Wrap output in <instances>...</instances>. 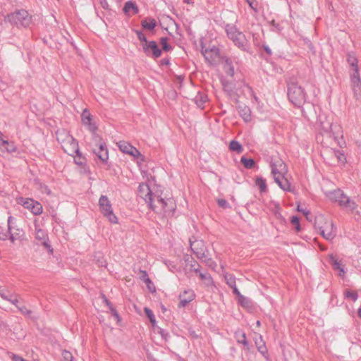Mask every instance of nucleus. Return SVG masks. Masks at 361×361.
Here are the masks:
<instances>
[{"label": "nucleus", "mask_w": 361, "mask_h": 361, "mask_svg": "<svg viewBox=\"0 0 361 361\" xmlns=\"http://www.w3.org/2000/svg\"><path fill=\"white\" fill-rule=\"evenodd\" d=\"M350 79L354 87H359V84L360 83V78L358 68H352Z\"/></svg>", "instance_id": "cd10ccee"}, {"label": "nucleus", "mask_w": 361, "mask_h": 361, "mask_svg": "<svg viewBox=\"0 0 361 361\" xmlns=\"http://www.w3.org/2000/svg\"><path fill=\"white\" fill-rule=\"evenodd\" d=\"M90 132L92 133V152L103 163H106L109 159L106 143L97 133V130Z\"/></svg>", "instance_id": "f03ea898"}, {"label": "nucleus", "mask_w": 361, "mask_h": 361, "mask_svg": "<svg viewBox=\"0 0 361 361\" xmlns=\"http://www.w3.org/2000/svg\"><path fill=\"white\" fill-rule=\"evenodd\" d=\"M192 100L201 109H204L205 104L209 102L208 96L205 94V92H197L196 95Z\"/></svg>", "instance_id": "6ab92c4d"}, {"label": "nucleus", "mask_w": 361, "mask_h": 361, "mask_svg": "<svg viewBox=\"0 0 361 361\" xmlns=\"http://www.w3.org/2000/svg\"><path fill=\"white\" fill-rule=\"evenodd\" d=\"M64 360L67 361H73V356L69 351L64 350L62 353Z\"/></svg>", "instance_id": "4d7b16f0"}, {"label": "nucleus", "mask_w": 361, "mask_h": 361, "mask_svg": "<svg viewBox=\"0 0 361 361\" xmlns=\"http://www.w3.org/2000/svg\"><path fill=\"white\" fill-rule=\"evenodd\" d=\"M142 48L147 56L155 59L159 58L162 53L161 49H159L157 43L154 40H147L144 44H142Z\"/></svg>", "instance_id": "1a4fd4ad"}, {"label": "nucleus", "mask_w": 361, "mask_h": 361, "mask_svg": "<svg viewBox=\"0 0 361 361\" xmlns=\"http://www.w3.org/2000/svg\"><path fill=\"white\" fill-rule=\"evenodd\" d=\"M248 4L249 6L254 10L255 11H257V6L258 3L255 0H245Z\"/></svg>", "instance_id": "603ef678"}, {"label": "nucleus", "mask_w": 361, "mask_h": 361, "mask_svg": "<svg viewBox=\"0 0 361 361\" xmlns=\"http://www.w3.org/2000/svg\"><path fill=\"white\" fill-rule=\"evenodd\" d=\"M234 337L238 343L242 344L245 350H250V344L247 340L246 334L242 329H237L234 332Z\"/></svg>", "instance_id": "aec40b11"}, {"label": "nucleus", "mask_w": 361, "mask_h": 361, "mask_svg": "<svg viewBox=\"0 0 361 361\" xmlns=\"http://www.w3.org/2000/svg\"><path fill=\"white\" fill-rule=\"evenodd\" d=\"M334 156L337 158L338 161L344 164L346 161V157L343 153H342L340 150H334Z\"/></svg>", "instance_id": "c03bdc74"}, {"label": "nucleus", "mask_w": 361, "mask_h": 361, "mask_svg": "<svg viewBox=\"0 0 361 361\" xmlns=\"http://www.w3.org/2000/svg\"><path fill=\"white\" fill-rule=\"evenodd\" d=\"M109 310L111 311V314L115 317V319H116L118 321H119L120 316H119L118 312L116 310V309L113 306H111Z\"/></svg>", "instance_id": "bf43d9fd"}, {"label": "nucleus", "mask_w": 361, "mask_h": 361, "mask_svg": "<svg viewBox=\"0 0 361 361\" xmlns=\"http://www.w3.org/2000/svg\"><path fill=\"white\" fill-rule=\"evenodd\" d=\"M325 195L331 202H337L345 209L353 212L357 208L356 203L351 200L341 189L325 192Z\"/></svg>", "instance_id": "f257e3e1"}, {"label": "nucleus", "mask_w": 361, "mask_h": 361, "mask_svg": "<svg viewBox=\"0 0 361 361\" xmlns=\"http://www.w3.org/2000/svg\"><path fill=\"white\" fill-rule=\"evenodd\" d=\"M224 60V63L223 66V69L225 73L230 77H233L235 74L234 67L231 59L225 56L223 57Z\"/></svg>", "instance_id": "393cba45"}, {"label": "nucleus", "mask_w": 361, "mask_h": 361, "mask_svg": "<svg viewBox=\"0 0 361 361\" xmlns=\"http://www.w3.org/2000/svg\"><path fill=\"white\" fill-rule=\"evenodd\" d=\"M235 46L243 51L250 53V46L245 35L242 32L237 34V37L233 40Z\"/></svg>", "instance_id": "2eb2a0df"}, {"label": "nucleus", "mask_w": 361, "mask_h": 361, "mask_svg": "<svg viewBox=\"0 0 361 361\" xmlns=\"http://www.w3.org/2000/svg\"><path fill=\"white\" fill-rule=\"evenodd\" d=\"M133 32L136 34L138 39L140 41L141 45L144 44V43H145L147 41V37L142 32V31L138 30H133Z\"/></svg>", "instance_id": "a18cd8bd"}, {"label": "nucleus", "mask_w": 361, "mask_h": 361, "mask_svg": "<svg viewBox=\"0 0 361 361\" xmlns=\"http://www.w3.org/2000/svg\"><path fill=\"white\" fill-rule=\"evenodd\" d=\"M329 263L331 264L332 268L336 271H338L341 268L343 267L341 264V263L336 259V256L334 255L333 254L329 255Z\"/></svg>", "instance_id": "473e14b6"}, {"label": "nucleus", "mask_w": 361, "mask_h": 361, "mask_svg": "<svg viewBox=\"0 0 361 361\" xmlns=\"http://www.w3.org/2000/svg\"><path fill=\"white\" fill-rule=\"evenodd\" d=\"M345 269L344 268V267H343L342 268H341L339 270H338V276L343 278L345 274Z\"/></svg>", "instance_id": "338daca9"}, {"label": "nucleus", "mask_w": 361, "mask_h": 361, "mask_svg": "<svg viewBox=\"0 0 361 361\" xmlns=\"http://www.w3.org/2000/svg\"><path fill=\"white\" fill-rule=\"evenodd\" d=\"M103 300H104V302H105V304L110 309V307L112 306L111 303L108 300V299L104 295H103Z\"/></svg>", "instance_id": "774afa93"}, {"label": "nucleus", "mask_w": 361, "mask_h": 361, "mask_svg": "<svg viewBox=\"0 0 361 361\" xmlns=\"http://www.w3.org/2000/svg\"><path fill=\"white\" fill-rule=\"evenodd\" d=\"M255 184L259 188L260 192H265L267 191L266 180L262 177H257L255 180Z\"/></svg>", "instance_id": "2f4dec72"}, {"label": "nucleus", "mask_w": 361, "mask_h": 361, "mask_svg": "<svg viewBox=\"0 0 361 361\" xmlns=\"http://www.w3.org/2000/svg\"><path fill=\"white\" fill-rule=\"evenodd\" d=\"M0 147L4 148L8 153L15 152L17 150V147L13 142H8L0 138Z\"/></svg>", "instance_id": "bb28decb"}, {"label": "nucleus", "mask_w": 361, "mask_h": 361, "mask_svg": "<svg viewBox=\"0 0 361 361\" xmlns=\"http://www.w3.org/2000/svg\"><path fill=\"white\" fill-rule=\"evenodd\" d=\"M217 202H218V205L220 207H222V208H228V207H229L228 202L226 200H224V199H219V200H218Z\"/></svg>", "instance_id": "6e6d98bb"}, {"label": "nucleus", "mask_w": 361, "mask_h": 361, "mask_svg": "<svg viewBox=\"0 0 361 361\" xmlns=\"http://www.w3.org/2000/svg\"><path fill=\"white\" fill-rule=\"evenodd\" d=\"M183 260L185 263V266L187 267H189L190 269H191L195 266L200 267V265L198 264V262L192 256L189 255H185L183 257Z\"/></svg>", "instance_id": "c85d7f7f"}, {"label": "nucleus", "mask_w": 361, "mask_h": 361, "mask_svg": "<svg viewBox=\"0 0 361 361\" xmlns=\"http://www.w3.org/2000/svg\"><path fill=\"white\" fill-rule=\"evenodd\" d=\"M157 330H158V333L161 336V337L164 340L166 341L169 338V334L167 331H166L160 327H157Z\"/></svg>", "instance_id": "3c124183"}, {"label": "nucleus", "mask_w": 361, "mask_h": 361, "mask_svg": "<svg viewBox=\"0 0 361 361\" xmlns=\"http://www.w3.org/2000/svg\"><path fill=\"white\" fill-rule=\"evenodd\" d=\"M140 279L143 281L146 285L152 284L151 279L149 278L148 274L145 270H140Z\"/></svg>", "instance_id": "49530a36"}, {"label": "nucleus", "mask_w": 361, "mask_h": 361, "mask_svg": "<svg viewBox=\"0 0 361 361\" xmlns=\"http://www.w3.org/2000/svg\"><path fill=\"white\" fill-rule=\"evenodd\" d=\"M8 238V232L4 231V229L0 226V240H6Z\"/></svg>", "instance_id": "13d9d810"}, {"label": "nucleus", "mask_w": 361, "mask_h": 361, "mask_svg": "<svg viewBox=\"0 0 361 361\" xmlns=\"http://www.w3.org/2000/svg\"><path fill=\"white\" fill-rule=\"evenodd\" d=\"M200 261L205 263L212 269L214 270L217 267L216 263L209 257V254L206 255V257L201 259Z\"/></svg>", "instance_id": "c9c22d12"}, {"label": "nucleus", "mask_w": 361, "mask_h": 361, "mask_svg": "<svg viewBox=\"0 0 361 361\" xmlns=\"http://www.w3.org/2000/svg\"><path fill=\"white\" fill-rule=\"evenodd\" d=\"M225 279L228 286L231 288H233L236 286L235 278L233 275L225 276Z\"/></svg>", "instance_id": "79ce46f5"}, {"label": "nucleus", "mask_w": 361, "mask_h": 361, "mask_svg": "<svg viewBox=\"0 0 361 361\" xmlns=\"http://www.w3.org/2000/svg\"><path fill=\"white\" fill-rule=\"evenodd\" d=\"M289 101L296 107H302L307 102V97L305 92H287Z\"/></svg>", "instance_id": "9b49d317"}, {"label": "nucleus", "mask_w": 361, "mask_h": 361, "mask_svg": "<svg viewBox=\"0 0 361 361\" xmlns=\"http://www.w3.org/2000/svg\"><path fill=\"white\" fill-rule=\"evenodd\" d=\"M141 25L145 30H153L157 26V21L154 18H147L142 20Z\"/></svg>", "instance_id": "a878e982"}, {"label": "nucleus", "mask_w": 361, "mask_h": 361, "mask_svg": "<svg viewBox=\"0 0 361 361\" xmlns=\"http://www.w3.org/2000/svg\"><path fill=\"white\" fill-rule=\"evenodd\" d=\"M240 161L243 164L245 168L247 169H252L255 165L254 159L251 158H246L245 157H242L240 159Z\"/></svg>", "instance_id": "72a5a7b5"}, {"label": "nucleus", "mask_w": 361, "mask_h": 361, "mask_svg": "<svg viewBox=\"0 0 361 361\" xmlns=\"http://www.w3.org/2000/svg\"><path fill=\"white\" fill-rule=\"evenodd\" d=\"M269 25L274 27L277 30L280 31L281 30V27L279 23H276L274 20H271L269 22Z\"/></svg>", "instance_id": "052dcab7"}, {"label": "nucleus", "mask_w": 361, "mask_h": 361, "mask_svg": "<svg viewBox=\"0 0 361 361\" xmlns=\"http://www.w3.org/2000/svg\"><path fill=\"white\" fill-rule=\"evenodd\" d=\"M82 124L87 128L90 131L97 130L95 123L92 121V115L87 109H85L81 114Z\"/></svg>", "instance_id": "dca6fc26"}, {"label": "nucleus", "mask_w": 361, "mask_h": 361, "mask_svg": "<svg viewBox=\"0 0 361 361\" xmlns=\"http://www.w3.org/2000/svg\"><path fill=\"white\" fill-rule=\"evenodd\" d=\"M291 224L295 226L296 231H300V225L299 218L297 216H293L290 219Z\"/></svg>", "instance_id": "de8ad7c7"}, {"label": "nucleus", "mask_w": 361, "mask_h": 361, "mask_svg": "<svg viewBox=\"0 0 361 361\" xmlns=\"http://www.w3.org/2000/svg\"><path fill=\"white\" fill-rule=\"evenodd\" d=\"M168 37H161L160 39V43L162 46V49L164 51H171L173 47L168 43Z\"/></svg>", "instance_id": "ea45409f"}, {"label": "nucleus", "mask_w": 361, "mask_h": 361, "mask_svg": "<svg viewBox=\"0 0 361 361\" xmlns=\"http://www.w3.org/2000/svg\"><path fill=\"white\" fill-rule=\"evenodd\" d=\"M201 53L204 56L207 62L210 65L214 66L219 63L223 58L220 55V50L218 47L212 46L210 48H205L204 43L200 42Z\"/></svg>", "instance_id": "423d86ee"}, {"label": "nucleus", "mask_w": 361, "mask_h": 361, "mask_svg": "<svg viewBox=\"0 0 361 361\" xmlns=\"http://www.w3.org/2000/svg\"><path fill=\"white\" fill-rule=\"evenodd\" d=\"M5 21H8L17 27H27L31 23L32 16L26 10L21 9L8 14L5 17Z\"/></svg>", "instance_id": "7ed1b4c3"}, {"label": "nucleus", "mask_w": 361, "mask_h": 361, "mask_svg": "<svg viewBox=\"0 0 361 361\" xmlns=\"http://www.w3.org/2000/svg\"><path fill=\"white\" fill-rule=\"evenodd\" d=\"M229 149L231 151L236 152L238 153L242 152L243 149L240 142L236 140L231 141L229 144Z\"/></svg>", "instance_id": "f704fd0d"}, {"label": "nucleus", "mask_w": 361, "mask_h": 361, "mask_svg": "<svg viewBox=\"0 0 361 361\" xmlns=\"http://www.w3.org/2000/svg\"><path fill=\"white\" fill-rule=\"evenodd\" d=\"M280 188L284 191H291L290 183L284 177H282L281 185H280Z\"/></svg>", "instance_id": "37998d69"}, {"label": "nucleus", "mask_w": 361, "mask_h": 361, "mask_svg": "<svg viewBox=\"0 0 361 361\" xmlns=\"http://www.w3.org/2000/svg\"><path fill=\"white\" fill-rule=\"evenodd\" d=\"M271 173L273 175V177H274V179L275 180V182L279 185V186L280 187V185H281V180H282V177H283L282 176V174L278 171L276 165L274 164H271Z\"/></svg>", "instance_id": "c756f323"}, {"label": "nucleus", "mask_w": 361, "mask_h": 361, "mask_svg": "<svg viewBox=\"0 0 361 361\" xmlns=\"http://www.w3.org/2000/svg\"><path fill=\"white\" fill-rule=\"evenodd\" d=\"M255 343L258 351L264 357V358L268 360L267 348L261 335H258L255 338Z\"/></svg>", "instance_id": "4be33fe9"}, {"label": "nucleus", "mask_w": 361, "mask_h": 361, "mask_svg": "<svg viewBox=\"0 0 361 361\" xmlns=\"http://www.w3.org/2000/svg\"><path fill=\"white\" fill-rule=\"evenodd\" d=\"M18 295L13 293L12 295V296L11 297L10 300H8V302H10L11 304L14 305L17 308H18V307L20 306L19 305V300L18 299Z\"/></svg>", "instance_id": "8fccbe9b"}, {"label": "nucleus", "mask_w": 361, "mask_h": 361, "mask_svg": "<svg viewBox=\"0 0 361 361\" xmlns=\"http://www.w3.org/2000/svg\"><path fill=\"white\" fill-rule=\"evenodd\" d=\"M144 312L146 314L147 317L149 318V321L153 320V319L155 318L153 312L149 308L145 307Z\"/></svg>", "instance_id": "864d4df0"}, {"label": "nucleus", "mask_w": 361, "mask_h": 361, "mask_svg": "<svg viewBox=\"0 0 361 361\" xmlns=\"http://www.w3.org/2000/svg\"><path fill=\"white\" fill-rule=\"evenodd\" d=\"M35 238L40 241L46 248L52 252L51 245L48 243V235L47 232L44 230L38 228L37 226H35Z\"/></svg>", "instance_id": "a211bd4d"}, {"label": "nucleus", "mask_w": 361, "mask_h": 361, "mask_svg": "<svg viewBox=\"0 0 361 361\" xmlns=\"http://www.w3.org/2000/svg\"><path fill=\"white\" fill-rule=\"evenodd\" d=\"M160 63L161 66H168L170 64V60L169 59L164 58L160 61Z\"/></svg>", "instance_id": "0e129e2a"}, {"label": "nucleus", "mask_w": 361, "mask_h": 361, "mask_svg": "<svg viewBox=\"0 0 361 361\" xmlns=\"http://www.w3.org/2000/svg\"><path fill=\"white\" fill-rule=\"evenodd\" d=\"M190 247L193 254L200 260L209 254L207 247L204 242L202 240H192L190 239Z\"/></svg>", "instance_id": "9d476101"}, {"label": "nucleus", "mask_w": 361, "mask_h": 361, "mask_svg": "<svg viewBox=\"0 0 361 361\" xmlns=\"http://www.w3.org/2000/svg\"><path fill=\"white\" fill-rule=\"evenodd\" d=\"M25 209H30L35 215H39L42 212V204L30 198H21L19 202Z\"/></svg>", "instance_id": "f8f14e48"}, {"label": "nucleus", "mask_w": 361, "mask_h": 361, "mask_svg": "<svg viewBox=\"0 0 361 361\" xmlns=\"http://www.w3.org/2000/svg\"><path fill=\"white\" fill-rule=\"evenodd\" d=\"M102 214L108 219L111 224H116L118 218L114 214L112 205L106 195H101L98 202Z\"/></svg>", "instance_id": "39448f33"}, {"label": "nucleus", "mask_w": 361, "mask_h": 361, "mask_svg": "<svg viewBox=\"0 0 361 361\" xmlns=\"http://www.w3.org/2000/svg\"><path fill=\"white\" fill-rule=\"evenodd\" d=\"M62 147L65 152L71 156H73L75 154L78 157L81 156L78 142L69 134L66 135L65 140L63 141Z\"/></svg>", "instance_id": "6e6552de"}, {"label": "nucleus", "mask_w": 361, "mask_h": 361, "mask_svg": "<svg viewBox=\"0 0 361 361\" xmlns=\"http://www.w3.org/2000/svg\"><path fill=\"white\" fill-rule=\"evenodd\" d=\"M347 61L351 66L352 68H358V60L353 54H348Z\"/></svg>", "instance_id": "e433bc0d"}, {"label": "nucleus", "mask_w": 361, "mask_h": 361, "mask_svg": "<svg viewBox=\"0 0 361 361\" xmlns=\"http://www.w3.org/2000/svg\"><path fill=\"white\" fill-rule=\"evenodd\" d=\"M139 8L137 4L130 0L125 3V5L123 8V13L127 16L136 15L139 13Z\"/></svg>", "instance_id": "412c9836"}, {"label": "nucleus", "mask_w": 361, "mask_h": 361, "mask_svg": "<svg viewBox=\"0 0 361 361\" xmlns=\"http://www.w3.org/2000/svg\"><path fill=\"white\" fill-rule=\"evenodd\" d=\"M345 296L348 298H351L353 301H356L358 298V295L356 293L351 291H347L345 293Z\"/></svg>", "instance_id": "5fc2aeb1"}, {"label": "nucleus", "mask_w": 361, "mask_h": 361, "mask_svg": "<svg viewBox=\"0 0 361 361\" xmlns=\"http://www.w3.org/2000/svg\"><path fill=\"white\" fill-rule=\"evenodd\" d=\"M238 303L244 307H250L252 305L251 300L244 295H240V297L238 299Z\"/></svg>", "instance_id": "4c0bfd02"}, {"label": "nucleus", "mask_w": 361, "mask_h": 361, "mask_svg": "<svg viewBox=\"0 0 361 361\" xmlns=\"http://www.w3.org/2000/svg\"><path fill=\"white\" fill-rule=\"evenodd\" d=\"M232 289L233 293L238 297V299L240 297V295H243L236 286Z\"/></svg>", "instance_id": "69168bd1"}, {"label": "nucleus", "mask_w": 361, "mask_h": 361, "mask_svg": "<svg viewBox=\"0 0 361 361\" xmlns=\"http://www.w3.org/2000/svg\"><path fill=\"white\" fill-rule=\"evenodd\" d=\"M262 48L268 56H271L272 55V51L268 45L263 44Z\"/></svg>", "instance_id": "680f3d73"}, {"label": "nucleus", "mask_w": 361, "mask_h": 361, "mask_svg": "<svg viewBox=\"0 0 361 361\" xmlns=\"http://www.w3.org/2000/svg\"><path fill=\"white\" fill-rule=\"evenodd\" d=\"M201 280L204 281L207 285L212 283V279L209 274L207 272H200L199 275Z\"/></svg>", "instance_id": "a19ab883"}, {"label": "nucleus", "mask_w": 361, "mask_h": 361, "mask_svg": "<svg viewBox=\"0 0 361 361\" xmlns=\"http://www.w3.org/2000/svg\"><path fill=\"white\" fill-rule=\"evenodd\" d=\"M14 221H15V219L11 216H10L8 218V231L6 232H8V233L10 234V240L12 243H14V241L16 240H18L20 238L19 233L13 231V224Z\"/></svg>", "instance_id": "b1692460"}, {"label": "nucleus", "mask_w": 361, "mask_h": 361, "mask_svg": "<svg viewBox=\"0 0 361 361\" xmlns=\"http://www.w3.org/2000/svg\"><path fill=\"white\" fill-rule=\"evenodd\" d=\"M154 202H156L154 205L157 207L154 211L157 213H162L164 215L173 214L176 207L175 200L171 197L162 198L159 196H156Z\"/></svg>", "instance_id": "20e7f679"}, {"label": "nucleus", "mask_w": 361, "mask_h": 361, "mask_svg": "<svg viewBox=\"0 0 361 361\" xmlns=\"http://www.w3.org/2000/svg\"><path fill=\"white\" fill-rule=\"evenodd\" d=\"M195 298V294L192 290H184L183 293L179 295L180 302L179 307H185L188 303L192 301Z\"/></svg>", "instance_id": "f3484780"}, {"label": "nucleus", "mask_w": 361, "mask_h": 361, "mask_svg": "<svg viewBox=\"0 0 361 361\" xmlns=\"http://www.w3.org/2000/svg\"><path fill=\"white\" fill-rule=\"evenodd\" d=\"M18 309L22 314L30 317L32 312L30 310H28L25 306L20 305V307H18Z\"/></svg>", "instance_id": "09e8293b"}, {"label": "nucleus", "mask_w": 361, "mask_h": 361, "mask_svg": "<svg viewBox=\"0 0 361 361\" xmlns=\"http://www.w3.org/2000/svg\"><path fill=\"white\" fill-rule=\"evenodd\" d=\"M13 293L5 288L0 287V296L5 300L8 301Z\"/></svg>", "instance_id": "58836bf2"}, {"label": "nucleus", "mask_w": 361, "mask_h": 361, "mask_svg": "<svg viewBox=\"0 0 361 361\" xmlns=\"http://www.w3.org/2000/svg\"><path fill=\"white\" fill-rule=\"evenodd\" d=\"M99 3L104 9H109V4L107 0H99Z\"/></svg>", "instance_id": "e2e57ef3"}, {"label": "nucleus", "mask_w": 361, "mask_h": 361, "mask_svg": "<svg viewBox=\"0 0 361 361\" xmlns=\"http://www.w3.org/2000/svg\"><path fill=\"white\" fill-rule=\"evenodd\" d=\"M226 31L228 37L233 41L236 37L237 34L242 33L238 31L235 26H227L226 28Z\"/></svg>", "instance_id": "7c9ffc66"}, {"label": "nucleus", "mask_w": 361, "mask_h": 361, "mask_svg": "<svg viewBox=\"0 0 361 361\" xmlns=\"http://www.w3.org/2000/svg\"><path fill=\"white\" fill-rule=\"evenodd\" d=\"M319 230L321 235L328 240H332L336 235V227L332 221L326 222Z\"/></svg>", "instance_id": "ddd939ff"}, {"label": "nucleus", "mask_w": 361, "mask_h": 361, "mask_svg": "<svg viewBox=\"0 0 361 361\" xmlns=\"http://www.w3.org/2000/svg\"><path fill=\"white\" fill-rule=\"evenodd\" d=\"M118 148L122 152L130 154L134 158H138L141 156L138 149L126 141H120Z\"/></svg>", "instance_id": "4468645a"}, {"label": "nucleus", "mask_w": 361, "mask_h": 361, "mask_svg": "<svg viewBox=\"0 0 361 361\" xmlns=\"http://www.w3.org/2000/svg\"><path fill=\"white\" fill-rule=\"evenodd\" d=\"M238 111L240 117L245 121L249 122L251 120L250 109L246 105H238Z\"/></svg>", "instance_id": "5701e85b"}, {"label": "nucleus", "mask_w": 361, "mask_h": 361, "mask_svg": "<svg viewBox=\"0 0 361 361\" xmlns=\"http://www.w3.org/2000/svg\"><path fill=\"white\" fill-rule=\"evenodd\" d=\"M138 194L140 197L144 199L152 210H155L157 206L154 205V201L157 195H154L152 190L147 183H141L138 187Z\"/></svg>", "instance_id": "0eeeda50"}]
</instances>
